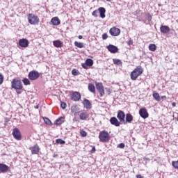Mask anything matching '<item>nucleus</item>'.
Returning a JSON list of instances; mask_svg holds the SVG:
<instances>
[{
    "label": "nucleus",
    "instance_id": "nucleus-1",
    "mask_svg": "<svg viewBox=\"0 0 178 178\" xmlns=\"http://www.w3.org/2000/svg\"><path fill=\"white\" fill-rule=\"evenodd\" d=\"M11 88L15 91H22L23 90V83L19 78L13 79L11 81Z\"/></svg>",
    "mask_w": 178,
    "mask_h": 178
},
{
    "label": "nucleus",
    "instance_id": "nucleus-2",
    "mask_svg": "<svg viewBox=\"0 0 178 178\" xmlns=\"http://www.w3.org/2000/svg\"><path fill=\"white\" fill-rule=\"evenodd\" d=\"M144 70L141 67H137L135 68L133 72H131V79L137 80L138 76H141L143 74Z\"/></svg>",
    "mask_w": 178,
    "mask_h": 178
},
{
    "label": "nucleus",
    "instance_id": "nucleus-3",
    "mask_svg": "<svg viewBox=\"0 0 178 178\" xmlns=\"http://www.w3.org/2000/svg\"><path fill=\"white\" fill-rule=\"evenodd\" d=\"M99 138L101 143H108L111 138V135H109L108 131L104 130L99 133Z\"/></svg>",
    "mask_w": 178,
    "mask_h": 178
},
{
    "label": "nucleus",
    "instance_id": "nucleus-4",
    "mask_svg": "<svg viewBox=\"0 0 178 178\" xmlns=\"http://www.w3.org/2000/svg\"><path fill=\"white\" fill-rule=\"evenodd\" d=\"M28 22L31 24L35 26V24H38V23H40V18H38V16L34 14H29Z\"/></svg>",
    "mask_w": 178,
    "mask_h": 178
},
{
    "label": "nucleus",
    "instance_id": "nucleus-5",
    "mask_svg": "<svg viewBox=\"0 0 178 178\" xmlns=\"http://www.w3.org/2000/svg\"><path fill=\"white\" fill-rule=\"evenodd\" d=\"M28 79L31 81L40 79V72L35 70L31 71L28 74Z\"/></svg>",
    "mask_w": 178,
    "mask_h": 178
},
{
    "label": "nucleus",
    "instance_id": "nucleus-6",
    "mask_svg": "<svg viewBox=\"0 0 178 178\" xmlns=\"http://www.w3.org/2000/svg\"><path fill=\"white\" fill-rule=\"evenodd\" d=\"M95 86L97 90L99 92L100 97H104V94H105V89L104 88L102 83H96Z\"/></svg>",
    "mask_w": 178,
    "mask_h": 178
},
{
    "label": "nucleus",
    "instance_id": "nucleus-7",
    "mask_svg": "<svg viewBox=\"0 0 178 178\" xmlns=\"http://www.w3.org/2000/svg\"><path fill=\"white\" fill-rule=\"evenodd\" d=\"M13 136L14 138H15V140H22V134L20 133V130H19V128H15L13 130Z\"/></svg>",
    "mask_w": 178,
    "mask_h": 178
},
{
    "label": "nucleus",
    "instance_id": "nucleus-8",
    "mask_svg": "<svg viewBox=\"0 0 178 178\" xmlns=\"http://www.w3.org/2000/svg\"><path fill=\"white\" fill-rule=\"evenodd\" d=\"M139 115L142 119H147V118L149 116V114H148V111H147L146 108H140Z\"/></svg>",
    "mask_w": 178,
    "mask_h": 178
},
{
    "label": "nucleus",
    "instance_id": "nucleus-9",
    "mask_svg": "<svg viewBox=\"0 0 178 178\" xmlns=\"http://www.w3.org/2000/svg\"><path fill=\"white\" fill-rule=\"evenodd\" d=\"M117 118L122 123H124V119L126 118V114L124 113V111L122 110H119L118 111Z\"/></svg>",
    "mask_w": 178,
    "mask_h": 178
},
{
    "label": "nucleus",
    "instance_id": "nucleus-10",
    "mask_svg": "<svg viewBox=\"0 0 178 178\" xmlns=\"http://www.w3.org/2000/svg\"><path fill=\"white\" fill-rule=\"evenodd\" d=\"M109 33L113 37H118L120 35V30L118 28L113 27L109 30Z\"/></svg>",
    "mask_w": 178,
    "mask_h": 178
},
{
    "label": "nucleus",
    "instance_id": "nucleus-11",
    "mask_svg": "<svg viewBox=\"0 0 178 178\" xmlns=\"http://www.w3.org/2000/svg\"><path fill=\"white\" fill-rule=\"evenodd\" d=\"M107 49L111 54H116L119 51V48L113 44H109L107 46Z\"/></svg>",
    "mask_w": 178,
    "mask_h": 178
},
{
    "label": "nucleus",
    "instance_id": "nucleus-12",
    "mask_svg": "<svg viewBox=\"0 0 178 178\" xmlns=\"http://www.w3.org/2000/svg\"><path fill=\"white\" fill-rule=\"evenodd\" d=\"M134 119V118L133 117V115H131V113H127L125 115L124 124H127V123H131Z\"/></svg>",
    "mask_w": 178,
    "mask_h": 178
},
{
    "label": "nucleus",
    "instance_id": "nucleus-13",
    "mask_svg": "<svg viewBox=\"0 0 178 178\" xmlns=\"http://www.w3.org/2000/svg\"><path fill=\"white\" fill-rule=\"evenodd\" d=\"M19 45L22 48H27L29 47V40L23 38L19 40Z\"/></svg>",
    "mask_w": 178,
    "mask_h": 178
},
{
    "label": "nucleus",
    "instance_id": "nucleus-14",
    "mask_svg": "<svg viewBox=\"0 0 178 178\" xmlns=\"http://www.w3.org/2000/svg\"><path fill=\"white\" fill-rule=\"evenodd\" d=\"M110 123L113 126H115V127H119L120 126V122L116 118V117H112L110 118Z\"/></svg>",
    "mask_w": 178,
    "mask_h": 178
},
{
    "label": "nucleus",
    "instance_id": "nucleus-15",
    "mask_svg": "<svg viewBox=\"0 0 178 178\" xmlns=\"http://www.w3.org/2000/svg\"><path fill=\"white\" fill-rule=\"evenodd\" d=\"M72 101L77 102L78 101H80V99H81V95L79 92H74L72 93Z\"/></svg>",
    "mask_w": 178,
    "mask_h": 178
},
{
    "label": "nucleus",
    "instance_id": "nucleus-16",
    "mask_svg": "<svg viewBox=\"0 0 178 178\" xmlns=\"http://www.w3.org/2000/svg\"><path fill=\"white\" fill-rule=\"evenodd\" d=\"M82 104L86 109H91L92 108V104L87 99H83Z\"/></svg>",
    "mask_w": 178,
    "mask_h": 178
},
{
    "label": "nucleus",
    "instance_id": "nucleus-17",
    "mask_svg": "<svg viewBox=\"0 0 178 178\" xmlns=\"http://www.w3.org/2000/svg\"><path fill=\"white\" fill-rule=\"evenodd\" d=\"M9 170V166L4 163H0V172L6 173Z\"/></svg>",
    "mask_w": 178,
    "mask_h": 178
},
{
    "label": "nucleus",
    "instance_id": "nucleus-18",
    "mask_svg": "<svg viewBox=\"0 0 178 178\" xmlns=\"http://www.w3.org/2000/svg\"><path fill=\"white\" fill-rule=\"evenodd\" d=\"M98 11H99L100 17L102 19H105L106 17L105 13H106V9H105V8L104 7H100L98 8Z\"/></svg>",
    "mask_w": 178,
    "mask_h": 178
},
{
    "label": "nucleus",
    "instance_id": "nucleus-19",
    "mask_svg": "<svg viewBox=\"0 0 178 178\" xmlns=\"http://www.w3.org/2000/svg\"><path fill=\"white\" fill-rule=\"evenodd\" d=\"M51 23L53 26H59L60 24V19L58 17H54L51 19Z\"/></svg>",
    "mask_w": 178,
    "mask_h": 178
},
{
    "label": "nucleus",
    "instance_id": "nucleus-20",
    "mask_svg": "<svg viewBox=\"0 0 178 178\" xmlns=\"http://www.w3.org/2000/svg\"><path fill=\"white\" fill-rule=\"evenodd\" d=\"M161 33H163V34H168L170 31V29L168 26L162 25L160 27Z\"/></svg>",
    "mask_w": 178,
    "mask_h": 178
},
{
    "label": "nucleus",
    "instance_id": "nucleus-21",
    "mask_svg": "<svg viewBox=\"0 0 178 178\" xmlns=\"http://www.w3.org/2000/svg\"><path fill=\"white\" fill-rule=\"evenodd\" d=\"M30 149H31V154L33 155L35 154H38V152H40V147H38V145H35L33 147H32L31 148H30Z\"/></svg>",
    "mask_w": 178,
    "mask_h": 178
},
{
    "label": "nucleus",
    "instance_id": "nucleus-22",
    "mask_svg": "<svg viewBox=\"0 0 178 178\" xmlns=\"http://www.w3.org/2000/svg\"><path fill=\"white\" fill-rule=\"evenodd\" d=\"M88 118V113H87V111H83L82 113L79 115V118L81 120H86Z\"/></svg>",
    "mask_w": 178,
    "mask_h": 178
},
{
    "label": "nucleus",
    "instance_id": "nucleus-23",
    "mask_svg": "<svg viewBox=\"0 0 178 178\" xmlns=\"http://www.w3.org/2000/svg\"><path fill=\"white\" fill-rule=\"evenodd\" d=\"M79 111H80V108H79V106L73 105L71 106L72 113H74V115H76V113H77V112H79Z\"/></svg>",
    "mask_w": 178,
    "mask_h": 178
},
{
    "label": "nucleus",
    "instance_id": "nucleus-24",
    "mask_svg": "<svg viewBox=\"0 0 178 178\" xmlns=\"http://www.w3.org/2000/svg\"><path fill=\"white\" fill-rule=\"evenodd\" d=\"M53 45L56 47V48H62V42L59 40H54L53 42Z\"/></svg>",
    "mask_w": 178,
    "mask_h": 178
},
{
    "label": "nucleus",
    "instance_id": "nucleus-25",
    "mask_svg": "<svg viewBox=\"0 0 178 178\" xmlns=\"http://www.w3.org/2000/svg\"><path fill=\"white\" fill-rule=\"evenodd\" d=\"M88 90L90 92H92V94H95V86H94V84L89 83Z\"/></svg>",
    "mask_w": 178,
    "mask_h": 178
},
{
    "label": "nucleus",
    "instance_id": "nucleus-26",
    "mask_svg": "<svg viewBox=\"0 0 178 178\" xmlns=\"http://www.w3.org/2000/svg\"><path fill=\"white\" fill-rule=\"evenodd\" d=\"M149 50L155 52L156 51V45L155 44H150L149 45Z\"/></svg>",
    "mask_w": 178,
    "mask_h": 178
},
{
    "label": "nucleus",
    "instance_id": "nucleus-27",
    "mask_svg": "<svg viewBox=\"0 0 178 178\" xmlns=\"http://www.w3.org/2000/svg\"><path fill=\"white\" fill-rule=\"evenodd\" d=\"M85 63H86V65L89 67H91L92 65H94V60H92L91 58L86 59Z\"/></svg>",
    "mask_w": 178,
    "mask_h": 178
},
{
    "label": "nucleus",
    "instance_id": "nucleus-28",
    "mask_svg": "<svg viewBox=\"0 0 178 178\" xmlns=\"http://www.w3.org/2000/svg\"><path fill=\"white\" fill-rule=\"evenodd\" d=\"M43 120L46 124L48 126H52V122H51V120H49L48 118L45 117L43 118Z\"/></svg>",
    "mask_w": 178,
    "mask_h": 178
},
{
    "label": "nucleus",
    "instance_id": "nucleus-29",
    "mask_svg": "<svg viewBox=\"0 0 178 178\" xmlns=\"http://www.w3.org/2000/svg\"><path fill=\"white\" fill-rule=\"evenodd\" d=\"M75 47H77V48H84V43L83 42H79L77 41L74 42Z\"/></svg>",
    "mask_w": 178,
    "mask_h": 178
},
{
    "label": "nucleus",
    "instance_id": "nucleus-30",
    "mask_svg": "<svg viewBox=\"0 0 178 178\" xmlns=\"http://www.w3.org/2000/svg\"><path fill=\"white\" fill-rule=\"evenodd\" d=\"M153 98H154V99H156V101H161V96L159 95V93H158V92L153 93Z\"/></svg>",
    "mask_w": 178,
    "mask_h": 178
},
{
    "label": "nucleus",
    "instance_id": "nucleus-31",
    "mask_svg": "<svg viewBox=\"0 0 178 178\" xmlns=\"http://www.w3.org/2000/svg\"><path fill=\"white\" fill-rule=\"evenodd\" d=\"M22 82L24 83V86H30V84H31V83L30 82V80L27 78H24L22 79Z\"/></svg>",
    "mask_w": 178,
    "mask_h": 178
},
{
    "label": "nucleus",
    "instance_id": "nucleus-32",
    "mask_svg": "<svg viewBox=\"0 0 178 178\" xmlns=\"http://www.w3.org/2000/svg\"><path fill=\"white\" fill-rule=\"evenodd\" d=\"M56 144H60L61 145H63L66 144V142L63 140L62 138H58L56 140Z\"/></svg>",
    "mask_w": 178,
    "mask_h": 178
},
{
    "label": "nucleus",
    "instance_id": "nucleus-33",
    "mask_svg": "<svg viewBox=\"0 0 178 178\" xmlns=\"http://www.w3.org/2000/svg\"><path fill=\"white\" fill-rule=\"evenodd\" d=\"M62 119H63V117L58 118L56 120L54 124H62Z\"/></svg>",
    "mask_w": 178,
    "mask_h": 178
},
{
    "label": "nucleus",
    "instance_id": "nucleus-34",
    "mask_svg": "<svg viewBox=\"0 0 178 178\" xmlns=\"http://www.w3.org/2000/svg\"><path fill=\"white\" fill-rule=\"evenodd\" d=\"M113 60L114 65H122V60H120V59H116L115 58V59H113Z\"/></svg>",
    "mask_w": 178,
    "mask_h": 178
},
{
    "label": "nucleus",
    "instance_id": "nucleus-35",
    "mask_svg": "<svg viewBox=\"0 0 178 178\" xmlns=\"http://www.w3.org/2000/svg\"><path fill=\"white\" fill-rule=\"evenodd\" d=\"M72 76H79V74H80V72H79V70L74 69L72 71Z\"/></svg>",
    "mask_w": 178,
    "mask_h": 178
},
{
    "label": "nucleus",
    "instance_id": "nucleus-36",
    "mask_svg": "<svg viewBox=\"0 0 178 178\" xmlns=\"http://www.w3.org/2000/svg\"><path fill=\"white\" fill-rule=\"evenodd\" d=\"M172 165L173 166V168H175V169H178V161H172Z\"/></svg>",
    "mask_w": 178,
    "mask_h": 178
},
{
    "label": "nucleus",
    "instance_id": "nucleus-37",
    "mask_svg": "<svg viewBox=\"0 0 178 178\" xmlns=\"http://www.w3.org/2000/svg\"><path fill=\"white\" fill-rule=\"evenodd\" d=\"M80 134H81V137H87V132H86V131H84V130H81L80 131Z\"/></svg>",
    "mask_w": 178,
    "mask_h": 178
},
{
    "label": "nucleus",
    "instance_id": "nucleus-38",
    "mask_svg": "<svg viewBox=\"0 0 178 178\" xmlns=\"http://www.w3.org/2000/svg\"><path fill=\"white\" fill-rule=\"evenodd\" d=\"M92 16H93L94 17H98V10H94L92 13Z\"/></svg>",
    "mask_w": 178,
    "mask_h": 178
},
{
    "label": "nucleus",
    "instance_id": "nucleus-39",
    "mask_svg": "<svg viewBox=\"0 0 178 178\" xmlns=\"http://www.w3.org/2000/svg\"><path fill=\"white\" fill-rule=\"evenodd\" d=\"M67 104H66L65 102H62L60 104V107L62 108V109H65V108H67Z\"/></svg>",
    "mask_w": 178,
    "mask_h": 178
},
{
    "label": "nucleus",
    "instance_id": "nucleus-40",
    "mask_svg": "<svg viewBox=\"0 0 178 178\" xmlns=\"http://www.w3.org/2000/svg\"><path fill=\"white\" fill-rule=\"evenodd\" d=\"M3 83V75L0 73V86Z\"/></svg>",
    "mask_w": 178,
    "mask_h": 178
},
{
    "label": "nucleus",
    "instance_id": "nucleus-41",
    "mask_svg": "<svg viewBox=\"0 0 178 178\" xmlns=\"http://www.w3.org/2000/svg\"><path fill=\"white\" fill-rule=\"evenodd\" d=\"M105 90H106V92L108 94V95H110L111 92H111V88H106Z\"/></svg>",
    "mask_w": 178,
    "mask_h": 178
},
{
    "label": "nucleus",
    "instance_id": "nucleus-42",
    "mask_svg": "<svg viewBox=\"0 0 178 178\" xmlns=\"http://www.w3.org/2000/svg\"><path fill=\"white\" fill-rule=\"evenodd\" d=\"M81 66L83 69H87L88 67V65H87V63H82Z\"/></svg>",
    "mask_w": 178,
    "mask_h": 178
},
{
    "label": "nucleus",
    "instance_id": "nucleus-43",
    "mask_svg": "<svg viewBox=\"0 0 178 178\" xmlns=\"http://www.w3.org/2000/svg\"><path fill=\"white\" fill-rule=\"evenodd\" d=\"M118 148H124V143H120L118 145Z\"/></svg>",
    "mask_w": 178,
    "mask_h": 178
},
{
    "label": "nucleus",
    "instance_id": "nucleus-44",
    "mask_svg": "<svg viewBox=\"0 0 178 178\" xmlns=\"http://www.w3.org/2000/svg\"><path fill=\"white\" fill-rule=\"evenodd\" d=\"M102 38H103V40H106V38H108V34L104 33L102 35Z\"/></svg>",
    "mask_w": 178,
    "mask_h": 178
},
{
    "label": "nucleus",
    "instance_id": "nucleus-45",
    "mask_svg": "<svg viewBox=\"0 0 178 178\" xmlns=\"http://www.w3.org/2000/svg\"><path fill=\"white\" fill-rule=\"evenodd\" d=\"M127 44H128V45H133V41H132V40H129V41L127 42Z\"/></svg>",
    "mask_w": 178,
    "mask_h": 178
},
{
    "label": "nucleus",
    "instance_id": "nucleus-46",
    "mask_svg": "<svg viewBox=\"0 0 178 178\" xmlns=\"http://www.w3.org/2000/svg\"><path fill=\"white\" fill-rule=\"evenodd\" d=\"M136 178H144L141 175H137Z\"/></svg>",
    "mask_w": 178,
    "mask_h": 178
},
{
    "label": "nucleus",
    "instance_id": "nucleus-47",
    "mask_svg": "<svg viewBox=\"0 0 178 178\" xmlns=\"http://www.w3.org/2000/svg\"><path fill=\"white\" fill-rule=\"evenodd\" d=\"M15 91H16L17 95L22 94V92L20 90H15Z\"/></svg>",
    "mask_w": 178,
    "mask_h": 178
},
{
    "label": "nucleus",
    "instance_id": "nucleus-48",
    "mask_svg": "<svg viewBox=\"0 0 178 178\" xmlns=\"http://www.w3.org/2000/svg\"><path fill=\"white\" fill-rule=\"evenodd\" d=\"M160 99H166V96H161Z\"/></svg>",
    "mask_w": 178,
    "mask_h": 178
},
{
    "label": "nucleus",
    "instance_id": "nucleus-49",
    "mask_svg": "<svg viewBox=\"0 0 178 178\" xmlns=\"http://www.w3.org/2000/svg\"><path fill=\"white\" fill-rule=\"evenodd\" d=\"M78 38H79V40L83 39V35H79V36H78Z\"/></svg>",
    "mask_w": 178,
    "mask_h": 178
},
{
    "label": "nucleus",
    "instance_id": "nucleus-50",
    "mask_svg": "<svg viewBox=\"0 0 178 178\" xmlns=\"http://www.w3.org/2000/svg\"><path fill=\"white\" fill-rule=\"evenodd\" d=\"M92 152H95V147H93L92 148Z\"/></svg>",
    "mask_w": 178,
    "mask_h": 178
},
{
    "label": "nucleus",
    "instance_id": "nucleus-51",
    "mask_svg": "<svg viewBox=\"0 0 178 178\" xmlns=\"http://www.w3.org/2000/svg\"><path fill=\"white\" fill-rule=\"evenodd\" d=\"M172 106H173V108H175V106H176V102H173V103L172 104Z\"/></svg>",
    "mask_w": 178,
    "mask_h": 178
},
{
    "label": "nucleus",
    "instance_id": "nucleus-52",
    "mask_svg": "<svg viewBox=\"0 0 178 178\" xmlns=\"http://www.w3.org/2000/svg\"><path fill=\"white\" fill-rule=\"evenodd\" d=\"M38 108H40V106L38 105L35 106V109H38Z\"/></svg>",
    "mask_w": 178,
    "mask_h": 178
},
{
    "label": "nucleus",
    "instance_id": "nucleus-53",
    "mask_svg": "<svg viewBox=\"0 0 178 178\" xmlns=\"http://www.w3.org/2000/svg\"><path fill=\"white\" fill-rule=\"evenodd\" d=\"M152 17L151 16L148 17L147 20H151Z\"/></svg>",
    "mask_w": 178,
    "mask_h": 178
},
{
    "label": "nucleus",
    "instance_id": "nucleus-54",
    "mask_svg": "<svg viewBox=\"0 0 178 178\" xmlns=\"http://www.w3.org/2000/svg\"><path fill=\"white\" fill-rule=\"evenodd\" d=\"M107 2H111L112 0H106Z\"/></svg>",
    "mask_w": 178,
    "mask_h": 178
},
{
    "label": "nucleus",
    "instance_id": "nucleus-55",
    "mask_svg": "<svg viewBox=\"0 0 178 178\" xmlns=\"http://www.w3.org/2000/svg\"><path fill=\"white\" fill-rule=\"evenodd\" d=\"M136 13L138 15V13H140V11H136Z\"/></svg>",
    "mask_w": 178,
    "mask_h": 178
}]
</instances>
